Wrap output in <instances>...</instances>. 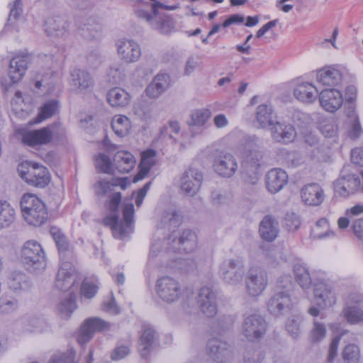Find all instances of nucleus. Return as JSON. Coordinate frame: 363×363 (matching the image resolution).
Wrapping results in <instances>:
<instances>
[{"label": "nucleus", "mask_w": 363, "mask_h": 363, "mask_svg": "<svg viewBox=\"0 0 363 363\" xmlns=\"http://www.w3.org/2000/svg\"><path fill=\"white\" fill-rule=\"evenodd\" d=\"M158 231L153 239L148 257V263L156 267H172L165 262L168 255L179 252H192L197 247V236L191 230H184L182 234L173 230L166 238H161Z\"/></svg>", "instance_id": "nucleus-1"}, {"label": "nucleus", "mask_w": 363, "mask_h": 363, "mask_svg": "<svg viewBox=\"0 0 363 363\" xmlns=\"http://www.w3.org/2000/svg\"><path fill=\"white\" fill-rule=\"evenodd\" d=\"M159 9L175 10L177 6H167L160 2L148 3L145 0H135L134 4V12L138 18L158 33L169 34L174 29V21L169 16L160 13Z\"/></svg>", "instance_id": "nucleus-2"}, {"label": "nucleus", "mask_w": 363, "mask_h": 363, "mask_svg": "<svg viewBox=\"0 0 363 363\" xmlns=\"http://www.w3.org/2000/svg\"><path fill=\"white\" fill-rule=\"evenodd\" d=\"M121 201V194L113 193L110 196L107 208L111 213L103 220L104 225L109 226L115 238L123 239L133 232L134 206L133 203H127L123 210V220L118 221V208Z\"/></svg>", "instance_id": "nucleus-3"}, {"label": "nucleus", "mask_w": 363, "mask_h": 363, "mask_svg": "<svg viewBox=\"0 0 363 363\" xmlns=\"http://www.w3.org/2000/svg\"><path fill=\"white\" fill-rule=\"evenodd\" d=\"M291 285L292 279L289 275H284L279 278L277 289L267 302V309L270 315L279 317L291 310L292 302L289 290Z\"/></svg>", "instance_id": "nucleus-4"}, {"label": "nucleus", "mask_w": 363, "mask_h": 363, "mask_svg": "<svg viewBox=\"0 0 363 363\" xmlns=\"http://www.w3.org/2000/svg\"><path fill=\"white\" fill-rule=\"evenodd\" d=\"M21 260L24 268L30 273L40 274L47 266L45 252L41 245L35 240H28L21 250Z\"/></svg>", "instance_id": "nucleus-5"}, {"label": "nucleus", "mask_w": 363, "mask_h": 363, "mask_svg": "<svg viewBox=\"0 0 363 363\" xmlns=\"http://www.w3.org/2000/svg\"><path fill=\"white\" fill-rule=\"evenodd\" d=\"M24 220L33 226H40L48 218V213L43 201L33 194H25L20 202Z\"/></svg>", "instance_id": "nucleus-6"}, {"label": "nucleus", "mask_w": 363, "mask_h": 363, "mask_svg": "<svg viewBox=\"0 0 363 363\" xmlns=\"http://www.w3.org/2000/svg\"><path fill=\"white\" fill-rule=\"evenodd\" d=\"M155 290L157 297L169 304L177 302L184 294V289L179 280L168 275L157 279Z\"/></svg>", "instance_id": "nucleus-7"}, {"label": "nucleus", "mask_w": 363, "mask_h": 363, "mask_svg": "<svg viewBox=\"0 0 363 363\" xmlns=\"http://www.w3.org/2000/svg\"><path fill=\"white\" fill-rule=\"evenodd\" d=\"M20 177L29 185L38 188H44L50 182V175L48 169L37 163L26 167L21 164L18 169Z\"/></svg>", "instance_id": "nucleus-8"}, {"label": "nucleus", "mask_w": 363, "mask_h": 363, "mask_svg": "<svg viewBox=\"0 0 363 363\" xmlns=\"http://www.w3.org/2000/svg\"><path fill=\"white\" fill-rule=\"evenodd\" d=\"M199 311L207 318H213L218 313V293L208 286L201 287L196 297Z\"/></svg>", "instance_id": "nucleus-9"}, {"label": "nucleus", "mask_w": 363, "mask_h": 363, "mask_svg": "<svg viewBox=\"0 0 363 363\" xmlns=\"http://www.w3.org/2000/svg\"><path fill=\"white\" fill-rule=\"evenodd\" d=\"M245 272L244 262L238 257L225 259L219 268L222 279L233 286L240 284L242 281Z\"/></svg>", "instance_id": "nucleus-10"}, {"label": "nucleus", "mask_w": 363, "mask_h": 363, "mask_svg": "<svg viewBox=\"0 0 363 363\" xmlns=\"http://www.w3.org/2000/svg\"><path fill=\"white\" fill-rule=\"evenodd\" d=\"M261 145V140L255 135L245 138L243 147L245 170H257L261 166L263 157L262 152L260 150Z\"/></svg>", "instance_id": "nucleus-11"}, {"label": "nucleus", "mask_w": 363, "mask_h": 363, "mask_svg": "<svg viewBox=\"0 0 363 363\" xmlns=\"http://www.w3.org/2000/svg\"><path fill=\"white\" fill-rule=\"evenodd\" d=\"M245 289L247 295L250 297L260 296L268 285V277L267 273L259 268H250L245 277Z\"/></svg>", "instance_id": "nucleus-12"}, {"label": "nucleus", "mask_w": 363, "mask_h": 363, "mask_svg": "<svg viewBox=\"0 0 363 363\" xmlns=\"http://www.w3.org/2000/svg\"><path fill=\"white\" fill-rule=\"evenodd\" d=\"M267 322L259 314H250L245 318L242 333L250 341L261 338L266 333Z\"/></svg>", "instance_id": "nucleus-13"}, {"label": "nucleus", "mask_w": 363, "mask_h": 363, "mask_svg": "<svg viewBox=\"0 0 363 363\" xmlns=\"http://www.w3.org/2000/svg\"><path fill=\"white\" fill-rule=\"evenodd\" d=\"M112 325L99 318H87L81 326L77 342L79 345H84L91 340L96 332L108 331Z\"/></svg>", "instance_id": "nucleus-14"}, {"label": "nucleus", "mask_w": 363, "mask_h": 363, "mask_svg": "<svg viewBox=\"0 0 363 363\" xmlns=\"http://www.w3.org/2000/svg\"><path fill=\"white\" fill-rule=\"evenodd\" d=\"M119 58L125 63H134L141 57V48L135 40L121 38L116 43Z\"/></svg>", "instance_id": "nucleus-15"}, {"label": "nucleus", "mask_w": 363, "mask_h": 363, "mask_svg": "<svg viewBox=\"0 0 363 363\" xmlns=\"http://www.w3.org/2000/svg\"><path fill=\"white\" fill-rule=\"evenodd\" d=\"M203 177L201 172L196 169L189 168L186 170L180 179V188L186 195L193 196L199 191Z\"/></svg>", "instance_id": "nucleus-16"}, {"label": "nucleus", "mask_w": 363, "mask_h": 363, "mask_svg": "<svg viewBox=\"0 0 363 363\" xmlns=\"http://www.w3.org/2000/svg\"><path fill=\"white\" fill-rule=\"evenodd\" d=\"M314 301L321 309L333 306L336 303V296L332 286L320 281L314 284Z\"/></svg>", "instance_id": "nucleus-17"}, {"label": "nucleus", "mask_w": 363, "mask_h": 363, "mask_svg": "<svg viewBox=\"0 0 363 363\" xmlns=\"http://www.w3.org/2000/svg\"><path fill=\"white\" fill-rule=\"evenodd\" d=\"M207 352L213 360L218 363H225L233 357L230 345L218 338H212L208 341Z\"/></svg>", "instance_id": "nucleus-18"}, {"label": "nucleus", "mask_w": 363, "mask_h": 363, "mask_svg": "<svg viewBox=\"0 0 363 363\" xmlns=\"http://www.w3.org/2000/svg\"><path fill=\"white\" fill-rule=\"evenodd\" d=\"M78 279L76 269L70 262H62L57 272L55 286L60 291L70 289Z\"/></svg>", "instance_id": "nucleus-19"}, {"label": "nucleus", "mask_w": 363, "mask_h": 363, "mask_svg": "<svg viewBox=\"0 0 363 363\" xmlns=\"http://www.w3.org/2000/svg\"><path fill=\"white\" fill-rule=\"evenodd\" d=\"M31 60V55L21 52L15 55L10 61L9 77L10 84H16L21 80Z\"/></svg>", "instance_id": "nucleus-20"}, {"label": "nucleus", "mask_w": 363, "mask_h": 363, "mask_svg": "<svg viewBox=\"0 0 363 363\" xmlns=\"http://www.w3.org/2000/svg\"><path fill=\"white\" fill-rule=\"evenodd\" d=\"M361 184L360 177L354 174H345L344 171L334 183L335 191L341 196L347 197L357 191Z\"/></svg>", "instance_id": "nucleus-21"}, {"label": "nucleus", "mask_w": 363, "mask_h": 363, "mask_svg": "<svg viewBox=\"0 0 363 363\" xmlns=\"http://www.w3.org/2000/svg\"><path fill=\"white\" fill-rule=\"evenodd\" d=\"M214 171L223 177H230L238 169V162L235 157L230 153L220 152L213 162Z\"/></svg>", "instance_id": "nucleus-22"}, {"label": "nucleus", "mask_w": 363, "mask_h": 363, "mask_svg": "<svg viewBox=\"0 0 363 363\" xmlns=\"http://www.w3.org/2000/svg\"><path fill=\"white\" fill-rule=\"evenodd\" d=\"M54 127H46L39 130H29L23 134L24 144L35 147L49 143L55 134Z\"/></svg>", "instance_id": "nucleus-23"}, {"label": "nucleus", "mask_w": 363, "mask_h": 363, "mask_svg": "<svg viewBox=\"0 0 363 363\" xmlns=\"http://www.w3.org/2000/svg\"><path fill=\"white\" fill-rule=\"evenodd\" d=\"M303 202L311 206H318L325 200V193L322 186L317 183L305 185L301 191Z\"/></svg>", "instance_id": "nucleus-24"}, {"label": "nucleus", "mask_w": 363, "mask_h": 363, "mask_svg": "<svg viewBox=\"0 0 363 363\" xmlns=\"http://www.w3.org/2000/svg\"><path fill=\"white\" fill-rule=\"evenodd\" d=\"M69 85L77 92L82 93L94 85V80L91 74L81 69H73L69 74Z\"/></svg>", "instance_id": "nucleus-25"}, {"label": "nucleus", "mask_w": 363, "mask_h": 363, "mask_svg": "<svg viewBox=\"0 0 363 363\" xmlns=\"http://www.w3.org/2000/svg\"><path fill=\"white\" fill-rule=\"evenodd\" d=\"M318 96L321 106L330 113L339 109L343 102L342 94L336 89H324Z\"/></svg>", "instance_id": "nucleus-26"}, {"label": "nucleus", "mask_w": 363, "mask_h": 363, "mask_svg": "<svg viewBox=\"0 0 363 363\" xmlns=\"http://www.w3.org/2000/svg\"><path fill=\"white\" fill-rule=\"evenodd\" d=\"M271 135L272 139L278 143L289 144L294 141L296 132L291 124L276 122L272 125Z\"/></svg>", "instance_id": "nucleus-27"}, {"label": "nucleus", "mask_w": 363, "mask_h": 363, "mask_svg": "<svg viewBox=\"0 0 363 363\" xmlns=\"http://www.w3.org/2000/svg\"><path fill=\"white\" fill-rule=\"evenodd\" d=\"M352 303L348 304L343 311L347 322L357 324L363 322V296H356L352 298Z\"/></svg>", "instance_id": "nucleus-28"}, {"label": "nucleus", "mask_w": 363, "mask_h": 363, "mask_svg": "<svg viewBox=\"0 0 363 363\" xmlns=\"http://www.w3.org/2000/svg\"><path fill=\"white\" fill-rule=\"evenodd\" d=\"M279 223L272 216H266L259 223V233L261 238L267 241H274L279 235Z\"/></svg>", "instance_id": "nucleus-29"}, {"label": "nucleus", "mask_w": 363, "mask_h": 363, "mask_svg": "<svg viewBox=\"0 0 363 363\" xmlns=\"http://www.w3.org/2000/svg\"><path fill=\"white\" fill-rule=\"evenodd\" d=\"M288 181L286 172L279 168L269 170L266 176V183L268 190L271 193L280 191Z\"/></svg>", "instance_id": "nucleus-30"}, {"label": "nucleus", "mask_w": 363, "mask_h": 363, "mask_svg": "<svg viewBox=\"0 0 363 363\" xmlns=\"http://www.w3.org/2000/svg\"><path fill=\"white\" fill-rule=\"evenodd\" d=\"M316 80L323 86H335L340 83L342 73L333 67H325L317 72Z\"/></svg>", "instance_id": "nucleus-31"}, {"label": "nucleus", "mask_w": 363, "mask_h": 363, "mask_svg": "<svg viewBox=\"0 0 363 363\" xmlns=\"http://www.w3.org/2000/svg\"><path fill=\"white\" fill-rule=\"evenodd\" d=\"M294 95L298 100L309 104L316 99L318 91L311 83L302 82L296 85L294 90Z\"/></svg>", "instance_id": "nucleus-32"}, {"label": "nucleus", "mask_w": 363, "mask_h": 363, "mask_svg": "<svg viewBox=\"0 0 363 363\" xmlns=\"http://www.w3.org/2000/svg\"><path fill=\"white\" fill-rule=\"evenodd\" d=\"M8 285L9 289L16 293L28 291L32 287L31 281L27 275L20 271H15L10 274Z\"/></svg>", "instance_id": "nucleus-33"}, {"label": "nucleus", "mask_w": 363, "mask_h": 363, "mask_svg": "<svg viewBox=\"0 0 363 363\" xmlns=\"http://www.w3.org/2000/svg\"><path fill=\"white\" fill-rule=\"evenodd\" d=\"M136 163L134 156L127 151H118L113 157V166L120 173L131 171Z\"/></svg>", "instance_id": "nucleus-34"}, {"label": "nucleus", "mask_w": 363, "mask_h": 363, "mask_svg": "<svg viewBox=\"0 0 363 363\" xmlns=\"http://www.w3.org/2000/svg\"><path fill=\"white\" fill-rule=\"evenodd\" d=\"M169 77L167 74H158L152 82L147 86L145 91L147 96L155 99L168 87Z\"/></svg>", "instance_id": "nucleus-35"}, {"label": "nucleus", "mask_w": 363, "mask_h": 363, "mask_svg": "<svg viewBox=\"0 0 363 363\" xmlns=\"http://www.w3.org/2000/svg\"><path fill=\"white\" fill-rule=\"evenodd\" d=\"M113 186H120L122 189H125L127 178H113L110 181L99 180L94 185V189L98 196H104L111 192Z\"/></svg>", "instance_id": "nucleus-36"}, {"label": "nucleus", "mask_w": 363, "mask_h": 363, "mask_svg": "<svg viewBox=\"0 0 363 363\" xmlns=\"http://www.w3.org/2000/svg\"><path fill=\"white\" fill-rule=\"evenodd\" d=\"M274 111L269 104H262L259 105L255 111V118L260 128H264L272 125Z\"/></svg>", "instance_id": "nucleus-37"}, {"label": "nucleus", "mask_w": 363, "mask_h": 363, "mask_svg": "<svg viewBox=\"0 0 363 363\" xmlns=\"http://www.w3.org/2000/svg\"><path fill=\"white\" fill-rule=\"evenodd\" d=\"M155 338L156 331L153 328L147 327L143 330L139 340V352L143 358L149 354Z\"/></svg>", "instance_id": "nucleus-38"}, {"label": "nucleus", "mask_w": 363, "mask_h": 363, "mask_svg": "<svg viewBox=\"0 0 363 363\" xmlns=\"http://www.w3.org/2000/svg\"><path fill=\"white\" fill-rule=\"evenodd\" d=\"M16 220V211L6 201H0V229L11 225Z\"/></svg>", "instance_id": "nucleus-39"}, {"label": "nucleus", "mask_w": 363, "mask_h": 363, "mask_svg": "<svg viewBox=\"0 0 363 363\" xmlns=\"http://www.w3.org/2000/svg\"><path fill=\"white\" fill-rule=\"evenodd\" d=\"M108 103L115 107H124L129 104V94L123 89L115 87L107 94Z\"/></svg>", "instance_id": "nucleus-40"}, {"label": "nucleus", "mask_w": 363, "mask_h": 363, "mask_svg": "<svg viewBox=\"0 0 363 363\" xmlns=\"http://www.w3.org/2000/svg\"><path fill=\"white\" fill-rule=\"evenodd\" d=\"M111 128L117 135L123 137L128 133L130 121L125 116H115L111 121Z\"/></svg>", "instance_id": "nucleus-41"}, {"label": "nucleus", "mask_w": 363, "mask_h": 363, "mask_svg": "<svg viewBox=\"0 0 363 363\" xmlns=\"http://www.w3.org/2000/svg\"><path fill=\"white\" fill-rule=\"evenodd\" d=\"M294 272L296 281L303 289H308L311 285V278L308 269L302 264L297 263L294 266Z\"/></svg>", "instance_id": "nucleus-42"}, {"label": "nucleus", "mask_w": 363, "mask_h": 363, "mask_svg": "<svg viewBox=\"0 0 363 363\" xmlns=\"http://www.w3.org/2000/svg\"><path fill=\"white\" fill-rule=\"evenodd\" d=\"M211 116L208 108H199L194 110L191 113L189 126L203 127Z\"/></svg>", "instance_id": "nucleus-43"}, {"label": "nucleus", "mask_w": 363, "mask_h": 363, "mask_svg": "<svg viewBox=\"0 0 363 363\" xmlns=\"http://www.w3.org/2000/svg\"><path fill=\"white\" fill-rule=\"evenodd\" d=\"M77 308V304L74 297L69 296L67 298L60 301L57 306L58 315L62 319H68L70 318L73 311Z\"/></svg>", "instance_id": "nucleus-44"}, {"label": "nucleus", "mask_w": 363, "mask_h": 363, "mask_svg": "<svg viewBox=\"0 0 363 363\" xmlns=\"http://www.w3.org/2000/svg\"><path fill=\"white\" fill-rule=\"evenodd\" d=\"M342 357L345 363H359L361 357L360 350L355 344H349L345 347Z\"/></svg>", "instance_id": "nucleus-45"}, {"label": "nucleus", "mask_w": 363, "mask_h": 363, "mask_svg": "<svg viewBox=\"0 0 363 363\" xmlns=\"http://www.w3.org/2000/svg\"><path fill=\"white\" fill-rule=\"evenodd\" d=\"M99 281L94 277L85 278L82 284V294L86 298H93L97 292Z\"/></svg>", "instance_id": "nucleus-46"}, {"label": "nucleus", "mask_w": 363, "mask_h": 363, "mask_svg": "<svg viewBox=\"0 0 363 363\" xmlns=\"http://www.w3.org/2000/svg\"><path fill=\"white\" fill-rule=\"evenodd\" d=\"M44 326V320L35 316L29 317L23 322L24 330L30 333H43Z\"/></svg>", "instance_id": "nucleus-47"}, {"label": "nucleus", "mask_w": 363, "mask_h": 363, "mask_svg": "<svg viewBox=\"0 0 363 363\" xmlns=\"http://www.w3.org/2000/svg\"><path fill=\"white\" fill-rule=\"evenodd\" d=\"M58 104L55 100H52L45 103L41 108V111L38 115V119L36 123L52 117L57 111Z\"/></svg>", "instance_id": "nucleus-48"}, {"label": "nucleus", "mask_w": 363, "mask_h": 363, "mask_svg": "<svg viewBox=\"0 0 363 363\" xmlns=\"http://www.w3.org/2000/svg\"><path fill=\"white\" fill-rule=\"evenodd\" d=\"M264 358V354L261 350L248 347L244 354V363H262Z\"/></svg>", "instance_id": "nucleus-49"}, {"label": "nucleus", "mask_w": 363, "mask_h": 363, "mask_svg": "<svg viewBox=\"0 0 363 363\" xmlns=\"http://www.w3.org/2000/svg\"><path fill=\"white\" fill-rule=\"evenodd\" d=\"M65 21L59 18L57 20H50L47 22L46 30L50 35H62L66 28Z\"/></svg>", "instance_id": "nucleus-50"}, {"label": "nucleus", "mask_w": 363, "mask_h": 363, "mask_svg": "<svg viewBox=\"0 0 363 363\" xmlns=\"http://www.w3.org/2000/svg\"><path fill=\"white\" fill-rule=\"evenodd\" d=\"M301 225L299 217L294 213H287L284 217L283 226L288 231H295Z\"/></svg>", "instance_id": "nucleus-51"}, {"label": "nucleus", "mask_w": 363, "mask_h": 363, "mask_svg": "<svg viewBox=\"0 0 363 363\" xmlns=\"http://www.w3.org/2000/svg\"><path fill=\"white\" fill-rule=\"evenodd\" d=\"M95 165L100 171L106 174H113L112 165L109 157L100 154L95 160Z\"/></svg>", "instance_id": "nucleus-52"}, {"label": "nucleus", "mask_w": 363, "mask_h": 363, "mask_svg": "<svg viewBox=\"0 0 363 363\" xmlns=\"http://www.w3.org/2000/svg\"><path fill=\"white\" fill-rule=\"evenodd\" d=\"M108 77L113 84H118L124 79L123 69L121 65H114L109 69Z\"/></svg>", "instance_id": "nucleus-53"}, {"label": "nucleus", "mask_w": 363, "mask_h": 363, "mask_svg": "<svg viewBox=\"0 0 363 363\" xmlns=\"http://www.w3.org/2000/svg\"><path fill=\"white\" fill-rule=\"evenodd\" d=\"M18 308V301L13 298L2 297L0 298V312L9 313Z\"/></svg>", "instance_id": "nucleus-54"}, {"label": "nucleus", "mask_w": 363, "mask_h": 363, "mask_svg": "<svg viewBox=\"0 0 363 363\" xmlns=\"http://www.w3.org/2000/svg\"><path fill=\"white\" fill-rule=\"evenodd\" d=\"M326 335V328L324 325L314 321L313 328L311 332V340L312 342H319L323 340Z\"/></svg>", "instance_id": "nucleus-55"}, {"label": "nucleus", "mask_w": 363, "mask_h": 363, "mask_svg": "<svg viewBox=\"0 0 363 363\" xmlns=\"http://www.w3.org/2000/svg\"><path fill=\"white\" fill-rule=\"evenodd\" d=\"M156 152L153 150H147L142 153L140 167H144L150 170L155 164Z\"/></svg>", "instance_id": "nucleus-56"}, {"label": "nucleus", "mask_w": 363, "mask_h": 363, "mask_svg": "<svg viewBox=\"0 0 363 363\" xmlns=\"http://www.w3.org/2000/svg\"><path fill=\"white\" fill-rule=\"evenodd\" d=\"M130 342L127 343L125 345H118L116 347L111 353V359L113 360H121L128 356L130 352Z\"/></svg>", "instance_id": "nucleus-57"}, {"label": "nucleus", "mask_w": 363, "mask_h": 363, "mask_svg": "<svg viewBox=\"0 0 363 363\" xmlns=\"http://www.w3.org/2000/svg\"><path fill=\"white\" fill-rule=\"evenodd\" d=\"M162 222L169 228H177L181 223L180 216L176 212L167 213L162 218Z\"/></svg>", "instance_id": "nucleus-58"}, {"label": "nucleus", "mask_w": 363, "mask_h": 363, "mask_svg": "<svg viewBox=\"0 0 363 363\" xmlns=\"http://www.w3.org/2000/svg\"><path fill=\"white\" fill-rule=\"evenodd\" d=\"M215 324L219 330L224 331L233 325V318L230 315H223L216 320Z\"/></svg>", "instance_id": "nucleus-59"}, {"label": "nucleus", "mask_w": 363, "mask_h": 363, "mask_svg": "<svg viewBox=\"0 0 363 363\" xmlns=\"http://www.w3.org/2000/svg\"><path fill=\"white\" fill-rule=\"evenodd\" d=\"M200 65L199 59L197 57L190 56L188 57L184 67V74L190 75Z\"/></svg>", "instance_id": "nucleus-60"}, {"label": "nucleus", "mask_w": 363, "mask_h": 363, "mask_svg": "<svg viewBox=\"0 0 363 363\" xmlns=\"http://www.w3.org/2000/svg\"><path fill=\"white\" fill-rule=\"evenodd\" d=\"M340 338L339 337H335L333 339L328 350V355L327 357V362L328 363H332L334 359L337 357V348L340 342Z\"/></svg>", "instance_id": "nucleus-61"}, {"label": "nucleus", "mask_w": 363, "mask_h": 363, "mask_svg": "<svg viewBox=\"0 0 363 363\" xmlns=\"http://www.w3.org/2000/svg\"><path fill=\"white\" fill-rule=\"evenodd\" d=\"M351 160L353 163L363 167V147H356L351 151Z\"/></svg>", "instance_id": "nucleus-62"}, {"label": "nucleus", "mask_w": 363, "mask_h": 363, "mask_svg": "<svg viewBox=\"0 0 363 363\" xmlns=\"http://www.w3.org/2000/svg\"><path fill=\"white\" fill-rule=\"evenodd\" d=\"M50 363H75L72 354L54 355Z\"/></svg>", "instance_id": "nucleus-63"}, {"label": "nucleus", "mask_w": 363, "mask_h": 363, "mask_svg": "<svg viewBox=\"0 0 363 363\" xmlns=\"http://www.w3.org/2000/svg\"><path fill=\"white\" fill-rule=\"evenodd\" d=\"M354 235L363 240V218L355 220L352 225Z\"/></svg>", "instance_id": "nucleus-64"}]
</instances>
